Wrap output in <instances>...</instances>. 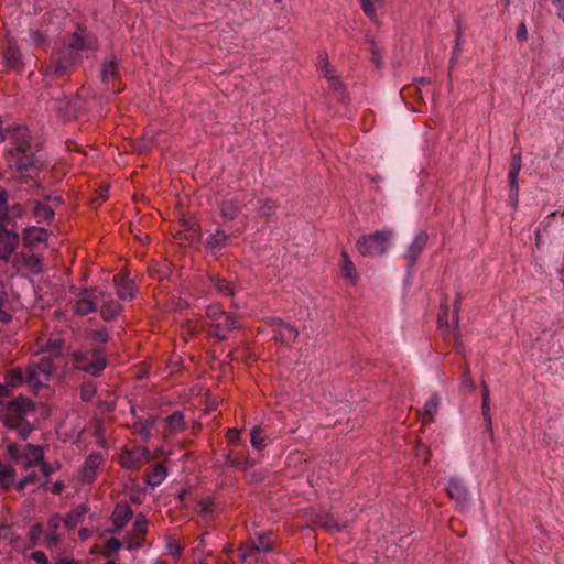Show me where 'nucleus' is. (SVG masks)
<instances>
[{"label":"nucleus","mask_w":564,"mask_h":564,"mask_svg":"<svg viewBox=\"0 0 564 564\" xmlns=\"http://www.w3.org/2000/svg\"><path fill=\"white\" fill-rule=\"evenodd\" d=\"M240 437V432L238 430L231 429L227 432V438L230 443H237Z\"/></svg>","instance_id":"obj_55"},{"label":"nucleus","mask_w":564,"mask_h":564,"mask_svg":"<svg viewBox=\"0 0 564 564\" xmlns=\"http://www.w3.org/2000/svg\"><path fill=\"white\" fill-rule=\"evenodd\" d=\"M54 371L53 359L50 356H43L39 361H33L26 368V384L37 391L44 387L51 379Z\"/></svg>","instance_id":"obj_4"},{"label":"nucleus","mask_w":564,"mask_h":564,"mask_svg":"<svg viewBox=\"0 0 564 564\" xmlns=\"http://www.w3.org/2000/svg\"><path fill=\"white\" fill-rule=\"evenodd\" d=\"M95 308V292L84 291L75 303L74 310L77 314L85 315Z\"/></svg>","instance_id":"obj_18"},{"label":"nucleus","mask_w":564,"mask_h":564,"mask_svg":"<svg viewBox=\"0 0 564 564\" xmlns=\"http://www.w3.org/2000/svg\"><path fill=\"white\" fill-rule=\"evenodd\" d=\"M95 392H96L95 387L91 383L83 384L82 398L84 400H86V401L90 400L94 397Z\"/></svg>","instance_id":"obj_46"},{"label":"nucleus","mask_w":564,"mask_h":564,"mask_svg":"<svg viewBox=\"0 0 564 564\" xmlns=\"http://www.w3.org/2000/svg\"><path fill=\"white\" fill-rule=\"evenodd\" d=\"M510 180V192H511V199L513 202H517L518 199V178H509Z\"/></svg>","instance_id":"obj_50"},{"label":"nucleus","mask_w":564,"mask_h":564,"mask_svg":"<svg viewBox=\"0 0 564 564\" xmlns=\"http://www.w3.org/2000/svg\"><path fill=\"white\" fill-rule=\"evenodd\" d=\"M370 51H371V54H372L373 62L377 65H379L380 64V52H379L378 46L373 42H370Z\"/></svg>","instance_id":"obj_53"},{"label":"nucleus","mask_w":564,"mask_h":564,"mask_svg":"<svg viewBox=\"0 0 564 564\" xmlns=\"http://www.w3.org/2000/svg\"><path fill=\"white\" fill-rule=\"evenodd\" d=\"M87 509L85 506H77L65 519V524L68 528H74L78 523L83 521L84 516L86 514Z\"/></svg>","instance_id":"obj_27"},{"label":"nucleus","mask_w":564,"mask_h":564,"mask_svg":"<svg viewBox=\"0 0 564 564\" xmlns=\"http://www.w3.org/2000/svg\"><path fill=\"white\" fill-rule=\"evenodd\" d=\"M47 232L43 228L29 227L24 230V242L30 247H35L40 242H44Z\"/></svg>","instance_id":"obj_22"},{"label":"nucleus","mask_w":564,"mask_h":564,"mask_svg":"<svg viewBox=\"0 0 564 564\" xmlns=\"http://www.w3.org/2000/svg\"><path fill=\"white\" fill-rule=\"evenodd\" d=\"M20 58L19 52L13 48L9 47L4 53V61L8 67H14Z\"/></svg>","instance_id":"obj_39"},{"label":"nucleus","mask_w":564,"mask_h":564,"mask_svg":"<svg viewBox=\"0 0 564 564\" xmlns=\"http://www.w3.org/2000/svg\"><path fill=\"white\" fill-rule=\"evenodd\" d=\"M7 193L0 191V207L7 202ZM4 214L0 208V259L8 260L19 245V235L15 231L4 228Z\"/></svg>","instance_id":"obj_6"},{"label":"nucleus","mask_w":564,"mask_h":564,"mask_svg":"<svg viewBox=\"0 0 564 564\" xmlns=\"http://www.w3.org/2000/svg\"><path fill=\"white\" fill-rule=\"evenodd\" d=\"M228 237L221 230H217L207 239L206 247L212 254H217L227 243Z\"/></svg>","instance_id":"obj_23"},{"label":"nucleus","mask_w":564,"mask_h":564,"mask_svg":"<svg viewBox=\"0 0 564 564\" xmlns=\"http://www.w3.org/2000/svg\"><path fill=\"white\" fill-rule=\"evenodd\" d=\"M482 400L489 401V389L486 384L482 386Z\"/></svg>","instance_id":"obj_59"},{"label":"nucleus","mask_w":564,"mask_h":564,"mask_svg":"<svg viewBox=\"0 0 564 564\" xmlns=\"http://www.w3.org/2000/svg\"><path fill=\"white\" fill-rule=\"evenodd\" d=\"M32 410V402L20 397L7 404L3 411L4 424L10 429H18L21 420Z\"/></svg>","instance_id":"obj_7"},{"label":"nucleus","mask_w":564,"mask_h":564,"mask_svg":"<svg viewBox=\"0 0 564 564\" xmlns=\"http://www.w3.org/2000/svg\"><path fill=\"white\" fill-rule=\"evenodd\" d=\"M166 469L162 465H156L148 475V484L152 487L159 486L166 478Z\"/></svg>","instance_id":"obj_30"},{"label":"nucleus","mask_w":564,"mask_h":564,"mask_svg":"<svg viewBox=\"0 0 564 564\" xmlns=\"http://www.w3.org/2000/svg\"><path fill=\"white\" fill-rule=\"evenodd\" d=\"M42 532V527L41 525H37V527H34L31 531V536L32 539H36L37 535Z\"/></svg>","instance_id":"obj_57"},{"label":"nucleus","mask_w":564,"mask_h":564,"mask_svg":"<svg viewBox=\"0 0 564 564\" xmlns=\"http://www.w3.org/2000/svg\"><path fill=\"white\" fill-rule=\"evenodd\" d=\"M447 315H448V307L446 305H443L442 312L440 313V316H438L440 327L447 325Z\"/></svg>","instance_id":"obj_51"},{"label":"nucleus","mask_w":564,"mask_h":564,"mask_svg":"<svg viewBox=\"0 0 564 564\" xmlns=\"http://www.w3.org/2000/svg\"><path fill=\"white\" fill-rule=\"evenodd\" d=\"M61 522H62V518L59 516H55L50 520L48 528L51 530H55L59 527ZM57 539H58L57 535L53 531L48 532L45 535V542L47 545L54 544L57 541Z\"/></svg>","instance_id":"obj_34"},{"label":"nucleus","mask_w":564,"mask_h":564,"mask_svg":"<svg viewBox=\"0 0 564 564\" xmlns=\"http://www.w3.org/2000/svg\"><path fill=\"white\" fill-rule=\"evenodd\" d=\"M271 541L265 535H260L258 540L251 544H242L240 547V557L243 562L261 561L262 554L269 552Z\"/></svg>","instance_id":"obj_9"},{"label":"nucleus","mask_w":564,"mask_h":564,"mask_svg":"<svg viewBox=\"0 0 564 564\" xmlns=\"http://www.w3.org/2000/svg\"><path fill=\"white\" fill-rule=\"evenodd\" d=\"M273 338L282 344H290L297 337V330L288 323L276 321L272 325Z\"/></svg>","instance_id":"obj_14"},{"label":"nucleus","mask_w":564,"mask_h":564,"mask_svg":"<svg viewBox=\"0 0 564 564\" xmlns=\"http://www.w3.org/2000/svg\"><path fill=\"white\" fill-rule=\"evenodd\" d=\"M62 488H63V485L57 482L53 486L52 490H53V492L58 494V492H61Z\"/></svg>","instance_id":"obj_62"},{"label":"nucleus","mask_w":564,"mask_h":564,"mask_svg":"<svg viewBox=\"0 0 564 564\" xmlns=\"http://www.w3.org/2000/svg\"><path fill=\"white\" fill-rule=\"evenodd\" d=\"M438 409V399L437 398H431L429 399L424 404V412L425 414L432 416L436 413Z\"/></svg>","instance_id":"obj_41"},{"label":"nucleus","mask_w":564,"mask_h":564,"mask_svg":"<svg viewBox=\"0 0 564 564\" xmlns=\"http://www.w3.org/2000/svg\"><path fill=\"white\" fill-rule=\"evenodd\" d=\"M62 339L59 337H50V338H40L36 343L37 346V352L46 351L50 354V357L57 354L59 349L62 348Z\"/></svg>","instance_id":"obj_20"},{"label":"nucleus","mask_w":564,"mask_h":564,"mask_svg":"<svg viewBox=\"0 0 564 564\" xmlns=\"http://www.w3.org/2000/svg\"><path fill=\"white\" fill-rule=\"evenodd\" d=\"M9 141L8 163L14 166L22 177H33L39 171L32 147L30 144L29 130L18 126L7 132L3 138Z\"/></svg>","instance_id":"obj_2"},{"label":"nucleus","mask_w":564,"mask_h":564,"mask_svg":"<svg viewBox=\"0 0 564 564\" xmlns=\"http://www.w3.org/2000/svg\"><path fill=\"white\" fill-rule=\"evenodd\" d=\"M88 536H89V532H88V530H86V529L80 530V538H82L83 540L88 539Z\"/></svg>","instance_id":"obj_63"},{"label":"nucleus","mask_w":564,"mask_h":564,"mask_svg":"<svg viewBox=\"0 0 564 564\" xmlns=\"http://www.w3.org/2000/svg\"><path fill=\"white\" fill-rule=\"evenodd\" d=\"M145 457L147 451L144 448L124 449L120 455V464L127 469H135L145 460Z\"/></svg>","instance_id":"obj_13"},{"label":"nucleus","mask_w":564,"mask_h":564,"mask_svg":"<svg viewBox=\"0 0 564 564\" xmlns=\"http://www.w3.org/2000/svg\"><path fill=\"white\" fill-rule=\"evenodd\" d=\"M212 282L219 293H223L225 295L232 294V288H231L230 283L227 282L225 279L216 276V278H212Z\"/></svg>","instance_id":"obj_36"},{"label":"nucleus","mask_w":564,"mask_h":564,"mask_svg":"<svg viewBox=\"0 0 564 564\" xmlns=\"http://www.w3.org/2000/svg\"><path fill=\"white\" fill-rule=\"evenodd\" d=\"M13 479V469L0 464V487L7 488Z\"/></svg>","instance_id":"obj_37"},{"label":"nucleus","mask_w":564,"mask_h":564,"mask_svg":"<svg viewBox=\"0 0 564 564\" xmlns=\"http://www.w3.org/2000/svg\"><path fill=\"white\" fill-rule=\"evenodd\" d=\"M75 367L90 375H98L106 367V359L99 351L76 352L73 356Z\"/></svg>","instance_id":"obj_8"},{"label":"nucleus","mask_w":564,"mask_h":564,"mask_svg":"<svg viewBox=\"0 0 564 564\" xmlns=\"http://www.w3.org/2000/svg\"><path fill=\"white\" fill-rule=\"evenodd\" d=\"M34 215L39 221H42L51 219L54 215V212L48 203L40 202L34 206Z\"/></svg>","instance_id":"obj_28"},{"label":"nucleus","mask_w":564,"mask_h":564,"mask_svg":"<svg viewBox=\"0 0 564 564\" xmlns=\"http://www.w3.org/2000/svg\"><path fill=\"white\" fill-rule=\"evenodd\" d=\"M206 316L213 328L221 329V321L226 322L227 328H238L240 325L239 321L235 316L228 315L218 305L208 306L206 310Z\"/></svg>","instance_id":"obj_10"},{"label":"nucleus","mask_w":564,"mask_h":564,"mask_svg":"<svg viewBox=\"0 0 564 564\" xmlns=\"http://www.w3.org/2000/svg\"><path fill=\"white\" fill-rule=\"evenodd\" d=\"M70 65L72 63H63L61 61H57L54 65L48 67V72L59 75L66 72Z\"/></svg>","instance_id":"obj_44"},{"label":"nucleus","mask_w":564,"mask_h":564,"mask_svg":"<svg viewBox=\"0 0 564 564\" xmlns=\"http://www.w3.org/2000/svg\"><path fill=\"white\" fill-rule=\"evenodd\" d=\"M105 456L101 453L90 454L84 462L80 470L79 478L84 482H91L97 476L99 467L104 464Z\"/></svg>","instance_id":"obj_11"},{"label":"nucleus","mask_w":564,"mask_h":564,"mask_svg":"<svg viewBox=\"0 0 564 564\" xmlns=\"http://www.w3.org/2000/svg\"><path fill=\"white\" fill-rule=\"evenodd\" d=\"M427 242V235L424 232L417 234L413 241L408 247L405 258L410 261V264L413 265L421 254L422 250L424 249L425 245Z\"/></svg>","instance_id":"obj_17"},{"label":"nucleus","mask_w":564,"mask_h":564,"mask_svg":"<svg viewBox=\"0 0 564 564\" xmlns=\"http://www.w3.org/2000/svg\"><path fill=\"white\" fill-rule=\"evenodd\" d=\"M447 494L453 499L458 508L466 509L469 505V494L464 484L458 479H451L447 486Z\"/></svg>","instance_id":"obj_12"},{"label":"nucleus","mask_w":564,"mask_h":564,"mask_svg":"<svg viewBox=\"0 0 564 564\" xmlns=\"http://www.w3.org/2000/svg\"><path fill=\"white\" fill-rule=\"evenodd\" d=\"M121 543L118 539L111 538L105 545V556L110 557L113 553L118 552Z\"/></svg>","instance_id":"obj_40"},{"label":"nucleus","mask_w":564,"mask_h":564,"mask_svg":"<svg viewBox=\"0 0 564 564\" xmlns=\"http://www.w3.org/2000/svg\"><path fill=\"white\" fill-rule=\"evenodd\" d=\"M6 300V293L3 290V285L0 283V307L3 305Z\"/></svg>","instance_id":"obj_60"},{"label":"nucleus","mask_w":564,"mask_h":564,"mask_svg":"<svg viewBox=\"0 0 564 564\" xmlns=\"http://www.w3.org/2000/svg\"><path fill=\"white\" fill-rule=\"evenodd\" d=\"M95 45H96L95 39L93 36H89L88 34H86L85 31L75 33L69 43V47L72 50L94 48Z\"/></svg>","instance_id":"obj_21"},{"label":"nucleus","mask_w":564,"mask_h":564,"mask_svg":"<svg viewBox=\"0 0 564 564\" xmlns=\"http://www.w3.org/2000/svg\"><path fill=\"white\" fill-rule=\"evenodd\" d=\"M482 409V416L486 420L487 424H491V415H490V408H489V401L482 400L481 404Z\"/></svg>","instance_id":"obj_49"},{"label":"nucleus","mask_w":564,"mask_h":564,"mask_svg":"<svg viewBox=\"0 0 564 564\" xmlns=\"http://www.w3.org/2000/svg\"><path fill=\"white\" fill-rule=\"evenodd\" d=\"M166 271V265L153 264L150 267V274L160 279H163L167 275Z\"/></svg>","instance_id":"obj_45"},{"label":"nucleus","mask_w":564,"mask_h":564,"mask_svg":"<svg viewBox=\"0 0 564 564\" xmlns=\"http://www.w3.org/2000/svg\"><path fill=\"white\" fill-rule=\"evenodd\" d=\"M384 0H360L365 14L373 22H378V11L383 8Z\"/></svg>","instance_id":"obj_24"},{"label":"nucleus","mask_w":564,"mask_h":564,"mask_svg":"<svg viewBox=\"0 0 564 564\" xmlns=\"http://www.w3.org/2000/svg\"><path fill=\"white\" fill-rule=\"evenodd\" d=\"M234 328H227V324L225 321H221V329L214 328V335L219 339H224L227 336V333L232 330Z\"/></svg>","instance_id":"obj_47"},{"label":"nucleus","mask_w":564,"mask_h":564,"mask_svg":"<svg viewBox=\"0 0 564 564\" xmlns=\"http://www.w3.org/2000/svg\"><path fill=\"white\" fill-rule=\"evenodd\" d=\"M9 456L22 468L32 471L20 480L19 489H24L29 485L41 482L42 479L53 473V469L43 460V449L40 446L23 444L8 445Z\"/></svg>","instance_id":"obj_1"},{"label":"nucleus","mask_w":564,"mask_h":564,"mask_svg":"<svg viewBox=\"0 0 564 564\" xmlns=\"http://www.w3.org/2000/svg\"><path fill=\"white\" fill-rule=\"evenodd\" d=\"M221 216L226 219H234L239 213L238 204L232 199H225L220 206Z\"/></svg>","instance_id":"obj_29"},{"label":"nucleus","mask_w":564,"mask_h":564,"mask_svg":"<svg viewBox=\"0 0 564 564\" xmlns=\"http://www.w3.org/2000/svg\"><path fill=\"white\" fill-rule=\"evenodd\" d=\"M251 445L260 451L267 446V436L260 426H256L251 430Z\"/></svg>","instance_id":"obj_31"},{"label":"nucleus","mask_w":564,"mask_h":564,"mask_svg":"<svg viewBox=\"0 0 564 564\" xmlns=\"http://www.w3.org/2000/svg\"><path fill=\"white\" fill-rule=\"evenodd\" d=\"M148 530V520L143 514H138L133 522L132 536L128 541V549L139 547L140 539L145 534Z\"/></svg>","instance_id":"obj_15"},{"label":"nucleus","mask_w":564,"mask_h":564,"mask_svg":"<svg viewBox=\"0 0 564 564\" xmlns=\"http://www.w3.org/2000/svg\"><path fill=\"white\" fill-rule=\"evenodd\" d=\"M31 42L34 44V45H37V44H41L44 42V35L41 34V33H32L31 34Z\"/></svg>","instance_id":"obj_56"},{"label":"nucleus","mask_w":564,"mask_h":564,"mask_svg":"<svg viewBox=\"0 0 564 564\" xmlns=\"http://www.w3.org/2000/svg\"><path fill=\"white\" fill-rule=\"evenodd\" d=\"M117 72V62L115 58H107L102 65L101 78L104 82H109Z\"/></svg>","instance_id":"obj_33"},{"label":"nucleus","mask_w":564,"mask_h":564,"mask_svg":"<svg viewBox=\"0 0 564 564\" xmlns=\"http://www.w3.org/2000/svg\"><path fill=\"white\" fill-rule=\"evenodd\" d=\"M121 311V305L117 301L105 302L101 306V315L105 319L113 318Z\"/></svg>","instance_id":"obj_32"},{"label":"nucleus","mask_w":564,"mask_h":564,"mask_svg":"<svg viewBox=\"0 0 564 564\" xmlns=\"http://www.w3.org/2000/svg\"><path fill=\"white\" fill-rule=\"evenodd\" d=\"M54 371L53 359L50 356H43L39 361H33L26 368V384L37 391L44 387L51 379Z\"/></svg>","instance_id":"obj_5"},{"label":"nucleus","mask_w":564,"mask_h":564,"mask_svg":"<svg viewBox=\"0 0 564 564\" xmlns=\"http://www.w3.org/2000/svg\"><path fill=\"white\" fill-rule=\"evenodd\" d=\"M521 170V158L519 155L513 156L511 169L509 171V178H518Z\"/></svg>","instance_id":"obj_42"},{"label":"nucleus","mask_w":564,"mask_h":564,"mask_svg":"<svg viewBox=\"0 0 564 564\" xmlns=\"http://www.w3.org/2000/svg\"><path fill=\"white\" fill-rule=\"evenodd\" d=\"M516 37L521 41V42H524L528 40V30H527V26L524 23H521L519 26H518V30H517V33H516Z\"/></svg>","instance_id":"obj_48"},{"label":"nucleus","mask_w":564,"mask_h":564,"mask_svg":"<svg viewBox=\"0 0 564 564\" xmlns=\"http://www.w3.org/2000/svg\"><path fill=\"white\" fill-rule=\"evenodd\" d=\"M325 76L328 77L329 79L334 78L332 70L328 69L327 65L325 66Z\"/></svg>","instance_id":"obj_64"},{"label":"nucleus","mask_w":564,"mask_h":564,"mask_svg":"<svg viewBox=\"0 0 564 564\" xmlns=\"http://www.w3.org/2000/svg\"><path fill=\"white\" fill-rule=\"evenodd\" d=\"M165 546H166L169 554H171L172 556H174L176 558H178L181 556L183 546L176 539H174L172 536L167 538Z\"/></svg>","instance_id":"obj_35"},{"label":"nucleus","mask_w":564,"mask_h":564,"mask_svg":"<svg viewBox=\"0 0 564 564\" xmlns=\"http://www.w3.org/2000/svg\"><path fill=\"white\" fill-rule=\"evenodd\" d=\"M343 264H341V274L345 279H347L351 284H356L358 281V274L356 268L351 260L348 258L346 252L341 253Z\"/></svg>","instance_id":"obj_25"},{"label":"nucleus","mask_w":564,"mask_h":564,"mask_svg":"<svg viewBox=\"0 0 564 564\" xmlns=\"http://www.w3.org/2000/svg\"><path fill=\"white\" fill-rule=\"evenodd\" d=\"M55 564H78L72 558H59Z\"/></svg>","instance_id":"obj_58"},{"label":"nucleus","mask_w":564,"mask_h":564,"mask_svg":"<svg viewBox=\"0 0 564 564\" xmlns=\"http://www.w3.org/2000/svg\"><path fill=\"white\" fill-rule=\"evenodd\" d=\"M183 425V415L178 412L173 413L169 419L166 420V427L171 432H175L180 430Z\"/></svg>","instance_id":"obj_38"},{"label":"nucleus","mask_w":564,"mask_h":564,"mask_svg":"<svg viewBox=\"0 0 564 564\" xmlns=\"http://www.w3.org/2000/svg\"><path fill=\"white\" fill-rule=\"evenodd\" d=\"M24 263L30 269V271L33 273L41 271V262L35 257L24 258Z\"/></svg>","instance_id":"obj_43"},{"label":"nucleus","mask_w":564,"mask_h":564,"mask_svg":"<svg viewBox=\"0 0 564 564\" xmlns=\"http://www.w3.org/2000/svg\"><path fill=\"white\" fill-rule=\"evenodd\" d=\"M552 2L557 9V17L564 22V0H553Z\"/></svg>","instance_id":"obj_52"},{"label":"nucleus","mask_w":564,"mask_h":564,"mask_svg":"<svg viewBox=\"0 0 564 564\" xmlns=\"http://www.w3.org/2000/svg\"><path fill=\"white\" fill-rule=\"evenodd\" d=\"M32 558L36 561L39 564H47V558L45 554L41 551L33 552Z\"/></svg>","instance_id":"obj_54"},{"label":"nucleus","mask_w":564,"mask_h":564,"mask_svg":"<svg viewBox=\"0 0 564 564\" xmlns=\"http://www.w3.org/2000/svg\"><path fill=\"white\" fill-rule=\"evenodd\" d=\"M139 433H140L144 438L149 437V435H150L149 430H148V427H147V426L142 427V429L139 431Z\"/></svg>","instance_id":"obj_61"},{"label":"nucleus","mask_w":564,"mask_h":564,"mask_svg":"<svg viewBox=\"0 0 564 564\" xmlns=\"http://www.w3.org/2000/svg\"><path fill=\"white\" fill-rule=\"evenodd\" d=\"M132 517V510L127 503H118L112 512V522L120 530Z\"/></svg>","instance_id":"obj_19"},{"label":"nucleus","mask_w":564,"mask_h":564,"mask_svg":"<svg viewBox=\"0 0 564 564\" xmlns=\"http://www.w3.org/2000/svg\"><path fill=\"white\" fill-rule=\"evenodd\" d=\"M391 238V230L376 231L360 237L356 247L364 257H380L387 252Z\"/></svg>","instance_id":"obj_3"},{"label":"nucleus","mask_w":564,"mask_h":564,"mask_svg":"<svg viewBox=\"0 0 564 564\" xmlns=\"http://www.w3.org/2000/svg\"><path fill=\"white\" fill-rule=\"evenodd\" d=\"M117 294L122 300H131L134 296V284L126 274H118L113 279Z\"/></svg>","instance_id":"obj_16"},{"label":"nucleus","mask_w":564,"mask_h":564,"mask_svg":"<svg viewBox=\"0 0 564 564\" xmlns=\"http://www.w3.org/2000/svg\"><path fill=\"white\" fill-rule=\"evenodd\" d=\"M6 383L10 387H19L22 383H26V369L15 368L8 372L6 377Z\"/></svg>","instance_id":"obj_26"}]
</instances>
